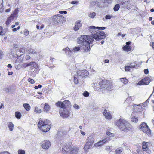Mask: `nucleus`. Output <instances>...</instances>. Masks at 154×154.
<instances>
[{
  "label": "nucleus",
  "mask_w": 154,
  "mask_h": 154,
  "mask_svg": "<svg viewBox=\"0 0 154 154\" xmlns=\"http://www.w3.org/2000/svg\"><path fill=\"white\" fill-rule=\"evenodd\" d=\"M106 29L104 27H97L91 26L89 27V32H91V37L89 35H82L78 38V44H81L85 51H88L90 49V44L92 43L95 39L96 40L105 38L106 34L103 31L100 30H103Z\"/></svg>",
  "instance_id": "1"
},
{
  "label": "nucleus",
  "mask_w": 154,
  "mask_h": 154,
  "mask_svg": "<svg viewBox=\"0 0 154 154\" xmlns=\"http://www.w3.org/2000/svg\"><path fill=\"white\" fill-rule=\"evenodd\" d=\"M115 124L121 130L124 131H128L131 128V124L123 119H120L115 122Z\"/></svg>",
  "instance_id": "2"
},
{
  "label": "nucleus",
  "mask_w": 154,
  "mask_h": 154,
  "mask_svg": "<svg viewBox=\"0 0 154 154\" xmlns=\"http://www.w3.org/2000/svg\"><path fill=\"white\" fill-rule=\"evenodd\" d=\"M50 125V122L49 120H42L40 119L38 124V126L42 131L46 132L50 129L51 127Z\"/></svg>",
  "instance_id": "3"
},
{
  "label": "nucleus",
  "mask_w": 154,
  "mask_h": 154,
  "mask_svg": "<svg viewBox=\"0 0 154 154\" xmlns=\"http://www.w3.org/2000/svg\"><path fill=\"white\" fill-rule=\"evenodd\" d=\"M100 89L103 92L108 93L110 91L112 88L111 84L108 80H104L99 82Z\"/></svg>",
  "instance_id": "4"
},
{
  "label": "nucleus",
  "mask_w": 154,
  "mask_h": 154,
  "mask_svg": "<svg viewBox=\"0 0 154 154\" xmlns=\"http://www.w3.org/2000/svg\"><path fill=\"white\" fill-rule=\"evenodd\" d=\"M140 129L144 132L147 134H151V131L149 128L147 124L145 123H143L140 125Z\"/></svg>",
  "instance_id": "5"
},
{
  "label": "nucleus",
  "mask_w": 154,
  "mask_h": 154,
  "mask_svg": "<svg viewBox=\"0 0 154 154\" xmlns=\"http://www.w3.org/2000/svg\"><path fill=\"white\" fill-rule=\"evenodd\" d=\"M63 17L61 15L58 14L55 15L53 17V21L56 24H61Z\"/></svg>",
  "instance_id": "6"
},
{
  "label": "nucleus",
  "mask_w": 154,
  "mask_h": 154,
  "mask_svg": "<svg viewBox=\"0 0 154 154\" xmlns=\"http://www.w3.org/2000/svg\"><path fill=\"white\" fill-rule=\"evenodd\" d=\"M59 113L60 116L63 118H68L69 116L70 112L67 109L60 108Z\"/></svg>",
  "instance_id": "7"
},
{
  "label": "nucleus",
  "mask_w": 154,
  "mask_h": 154,
  "mask_svg": "<svg viewBox=\"0 0 154 154\" xmlns=\"http://www.w3.org/2000/svg\"><path fill=\"white\" fill-rule=\"evenodd\" d=\"M76 74L80 78H82L88 75V72L86 70H79L77 71Z\"/></svg>",
  "instance_id": "8"
},
{
  "label": "nucleus",
  "mask_w": 154,
  "mask_h": 154,
  "mask_svg": "<svg viewBox=\"0 0 154 154\" xmlns=\"http://www.w3.org/2000/svg\"><path fill=\"white\" fill-rule=\"evenodd\" d=\"M72 148L70 143L66 144L63 146L62 148V152L63 153H68Z\"/></svg>",
  "instance_id": "9"
},
{
  "label": "nucleus",
  "mask_w": 154,
  "mask_h": 154,
  "mask_svg": "<svg viewBox=\"0 0 154 154\" xmlns=\"http://www.w3.org/2000/svg\"><path fill=\"white\" fill-rule=\"evenodd\" d=\"M150 81L149 78L148 77H145L141 81H140L138 82V84L140 85H147L149 83Z\"/></svg>",
  "instance_id": "10"
},
{
  "label": "nucleus",
  "mask_w": 154,
  "mask_h": 154,
  "mask_svg": "<svg viewBox=\"0 0 154 154\" xmlns=\"http://www.w3.org/2000/svg\"><path fill=\"white\" fill-rule=\"evenodd\" d=\"M122 7L124 9H128L129 8L130 4L128 3V0L125 1L123 0L121 3Z\"/></svg>",
  "instance_id": "11"
},
{
  "label": "nucleus",
  "mask_w": 154,
  "mask_h": 154,
  "mask_svg": "<svg viewBox=\"0 0 154 154\" xmlns=\"http://www.w3.org/2000/svg\"><path fill=\"white\" fill-rule=\"evenodd\" d=\"M65 102L66 101H63V102L58 101L56 103L55 105L56 106L59 107L60 108H62L63 109H66L67 107L65 105Z\"/></svg>",
  "instance_id": "12"
},
{
  "label": "nucleus",
  "mask_w": 154,
  "mask_h": 154,
  "mask_svg": "<svg viewBox=\"0 0 154 154\" xmlns=\"http://www.w3.org/2000/svg\"><path fill=\"white\" fill-rule=\"evenodd\" d=\"M51 146V143L49 141H45L41 145L42 147L44 149H47Z\"/></svg>",
  "instance_id": "13"
},
{
  "label": "nucleus",
  "mask_w": 154,
  "mask_h": 154,
  "mask_svg": "<svg viewBox=\"0 0 154 154\" xmlns=\"http://www.w3.org/2000/svg\"><path fill=\"white\" fill-rule=\"evenodd\" d=\"M109 138H106L98 142H97L95 143V146H99L102 145L106 142L109 141L110 140Z\"/></svg>",
  "instance_id": "14"
},
{
  "label": "nucleus",
  "mask_w": 154,
  "mask_h": 154,
  "mask_svg": "<svg viewBox=\"0 0 154 154\" xmlns=\"http://www.w3.org/2000/svg\"><path fill=\"white\" fill-rule=\"evenodd\" d=\"M103 114L106 119H110L111 118V115L110 114L109 112H107V111L106 109L104 110L103 112Z\"/></svg>",
  "instance_id": "15"
},
{
  "label": "nucleus",
  "mask_w": 154,
  "mask_h": 154,
  "mask_svg": "<svg viewBox=\"0 0 154 154\" xmlns=\"http://www.w3.org/2000/svg\"><path fill=\"white\" fill-rule=\"evenodd\" d=\"M106 3L105 1H101L98 2L97 6L99 8H101L106 6Z\"/></svg>",
  "instance_id": "16"
},
{
  "label": "nucleus",
  "mask_w": 154,
  "mask_h": 154,
  "mask_svg": "<svg viewBox=\"0 0 154 154\" xmlns=\"http://www.w3.org/2000/svg\"><path fill=\"white\" fill-rule=\"evenodd\" d=\"M8 29L5 28L3 29L2 27L0 26V35L2 36L4 35L7 32Z\"/></svg>",
  "instance_id": "17"
},
{
  "label": "nucleus",
  "mask_w": 154,
  "mask_h": 154,
  "mask_svg": "<svg viewBox=\"0 0 154 154\" xmlns=\"http://www.w3.org/2000/svg\"><path fill=\"white\" fill-rule=\"evenodd\" d=\"M80 21H78L77 22L76 25L74 27V29L75 31H77L79 29L80 27L82 26V24L81 23Z\"/></svg>",
  "instance_id": "18"
},
{
  "label": "nucleus",
  "mask_w": 154,
  "mask_h": 154,
  "mask_svg": "<svg viewBox=\"0 0 154 154\" xmlns=\"http://www.w3.org/2000/svg\"><path fill=\"white\" fill-rule=\"evenodd\" d=\"M50 109V106L47 103L45 104V106L44 108V111L45 112H48Z\"/></svg>",
  "instance_id": "19"
},
{
  "label": "nucleus",
  "mask_w": 154,
  "mask_h": 154,
  "mask_svg": "<svg viewBox=\"0 0 154 154\" xmlns=\"http://www.w3.org/2000/svg\"><path fill=\"white\" fill-rule=\"evenodd\" d=\"M87 142H88L90 143H91V145L94 142V139L93 138L92 136H89L88 139H87Z\"/></svg>",
  "instance_id": "20"
},
{
  "label": "nucleus",
  "mask_w": 154,
  "mask_h": 154,
  "mask_svg": "<svg viewBox=\"0 0 154 154\" xmlns=\"http://www.w3.org/2000/svg\"><path fill=\"white\" fill-rule=\"evenodd\" d=\"M122 48L124 50L127 52L130 51L131 49V47L130 46L125 45Z\"/></svg>",
  "instance_id": "21"
},
{
  "label": "nucleus",
  "mask_w": 154,
  "mask_h": 154,
  "mask_svg": "<svg viewBox=\"0 0 154 154\" xmlns=\"http://www.w3.org/2000/svg\"><path fill=\"white\" fill-rule=\"evenodd\" d=\"M80 79L77 75L75 74L74 75V83L77 84L78 83V80Z\"/></svg>",
  "instance_id": "22"
},
{
  "label": "nucleus",
  "mask_w": 154,
  "mask_h": 154,
  "mask_svg": "<svg viewBox=\"0 0 154 154\" xmlns=\"http://www.w3.org/2000/svg\"><path fill=\"white\" fill-rule=\"evenodd\" d=\"M91 144L90 143L88 142H87L85 144V146L84 148V150L85 151H87L90 148V146Z\"/></svg>",
  "instance_id": "23"
},
{
  "label": "nucleus",
  "mask_w": 154,
  "mask_h": 154,
  "mask_svg": "<svg viewBox=\"0 0 154 154\" xmlns=\"http://www.w3.org/2000/svg\"><path fill=\"white\" fill-rule=\"evenodd\" d=\"M78 150L77 149H74L73 148H71L70 151V154H77Z\"/></svg>",
  "instance_id": "24"
},
{
  "label": "nucleus",
  "mask_w": 154,
  "mask_h": 154,
  "mask_svg": "<svg viewBox=\"0 0 154 154\" xmlns=\"http://www.w3.org/2000/svg\"><path fill=\"white\" fill-rule=\"evenodd\" d=\"M8 126L9 129L10 131H12L14 129V125L12 122H9L8 123Z\"/></svg>",
  "instance_id": "25"
},
{
  "label": "nucleus",
  "mask_w": 154,
  "mask_h": 154,
  "mask_svg": "<svg viewBox=\"0 0 154 154\" xmlns=\"http://www.w3.org/2000/svg\"><path fill=\"white\" fill-rule=\"evenodd\" d=\"M23 106L26 110H27V111L29 110L30 108V106L28 104H27V103L24 104H23Z\"/></svg>",
  "instance_id": "26"
},
{
  "label": "nucleus",
  "mask_w": 154,
  "mask_h": 154,
  "mask_svg": "<svg viewBox=\"0 0 154 154\" xmlns=\"http://www.w3.org/2000/svg\"><path fill=\"white\" fill-rule=\"evenodd\" d=\"M131 121L136 123L138 122V118L137 117H136L134 116H133L131 118Z\"/></svg>",
  "instance_id": "27"
},
{
  "label": "nucleus",
  "mask_w": 154,
  "mask_h": 154,
  "mask_svg": "<svg viewBox=\"0 0 154 154\" xmlns=\"http://www.w3.org/2000/svg\"><path fill=\"white\" fill-rule=\"evenodd\" d=\"M134 107V110H135L136 108H137V107H138V109L137 110V111H140L142 107H141V106L138 105H134V106H133Z\"/></svg>",
  "instance_id": "28"
},
{
  "label": "nucleus",
  "mask_w": 154,
  "mask_h": 154,
  "mask_svg": "<svg viewBox=\"0 0 154 154\" xmlns=\"http://www.w3.org/2000/svg\"><path fill=\"white\" fill-rule=\"evenodd\" d=\"M15 117L18 119H20L21 116V113L19 112H16L15 113Z\"/></svg>",
  "instance_id": "29"
},
{
  "label": "nucleus",
  "mask_w": 154,
  "mask_h": 154,
  "mask_svg": "<svg viewBox=\"0 0 154 154\" xmlns=\"http://www.w3.org/2000/svg\"><path fill=\"white\" fill-rule=\"evenodd\" d=\"M120 8V5L119 4L116 5L113 8L114 10L115 11H118Z\"/></svg>",
  "instance_id": "30"
},
{
  "label": "nucleus",
  "mask_w": 154,
  "mask_h": 154,
  "mask_svg": "<svg viewBox=\"0 0 154 154\" xmlns=\"http://www.w3.org/2000/svg\"><path fill=\"white\" fill-rule=\"evenodd\" d=\"M31 66H33L34 68H37L38 67V65L35 62L32 61L31 62Z\"/></svg>",
  "instance_id": "31"
},
{
  "label": "nucleus",
  "mask_w": 154,
  "mask_h": 154,
  "mask_svg": "<svg viewBox=\"0 0 154 154\" xmlns=\"http://www.w3.org/2000/svg\"><path fill=\"white\" fill-rule=\"evenodd\" d=\"M64 101H66L65 102V105L67 107H70L71 106V105L70 102L69 100H65Z\"/></svg>",
  "instance_id": "32"
},
{
  "label": "nucleus",
  "mask_w": 154,
  "mask_h": 154,
  "mask_svg": "<svg viewBox=\"0 0 154 154\" xmlns=\"http://www.w3.org/2000/svg\"><path fill=\"white\" fill-rule=\"evenodd\" d=\"M120 80L121 81L125 84L127 83L128 80L125 78H121Z\"/></svg>",
  "instance_id": "33"
},
{
  "label": "nucleus",
  "mask_w": 154,
  "mask_h": 154,
  "mask_svg": "<svg viewBox=\"0 0 154 154\" xmlns=\"http://www.w3.org/2000/svg\"><path fill=\"white\" fill-rule=\"evenodd\" d=\"M34 111L36 113H40L41 112V109L38 108L37 107H35Z\"/></svg>",
  "instance_id": "34"
},
{
  "label": "nucleus",
  "mask_w": 154,
  "mask_h": 154,
  "mask_svg": "<svg viewBox=\"0 0 154 154\" xmlns=\"http://www.w3.org/2000/svg\"><path fill=\"white\" fill-rule=\"evenodd\" d=\"M15 17L14 15L11 14L10 17L8 19L11 22L13 21L14 19V17Z\"/></svg>",
  "instance_id": "35"
},
{
  "label": "nucleus",
  "mask_w": 154,
  "mask_h": 154,
  "mask_svg": "<svg viewBox=\"0 0 154 154\" xmlns=\"http://www.w3.org/2000/svg\"><path fill=\"white\" fill-rule=\"evenodd\" d=\"M96 13L95 12H93L92 13H91L89 15V16L91 18H94V17L96 16Z\"/></svg>",
  "instance_id": "36"
},
{
  "label": "nucleus",
  "mask_w": 154,
  "mask_h": 154,
  "mask_svg": "<svg viewBox=\"0 0 154 154\" xmlns=\"http://www.w3.org/2000/svg\"><path fill=\"white\" fill-rule=\"evenodd\" d=\"M113 17L112 15L107 14L105 16V18L106 19H110Z\"/></svg>",
  "instance_id": "37"
},
{
  "label": "nucleus",
  "mask_w": 154,
  "mask_h": 154,
  "mask_svg": "<svg viewBox=\"0 0 154 154\" xmlns=\"http://www.w3.org/2000/svg\"><path fill=\"white\" fill-rule=\"evenodd\" d=\"M122 151V149L121 148L117 149L116 150V154H120Z\"/></svg>",
  "instance_id": "38"
},
{
  "label": "nucleus",
  "mask_w": 154,
  "mask_h": 154,
  "mask_svg": "<svg viewBox=\"0 0 154 154\" xmlns=\"http://www.w3.org/2000/svg\"><path fill=\"white\" fill-rule=\"evenodd\" d=\"M83 95L85 97H88L89 95V93L87 91H85L83 93Z\"/></svg>",
  "instance_id": "39"
},
{
  "label": "nucleus",
  "mask_w": 154,
  "mask_h": 154,
  "mask_svg": "<svg viewBox=\"0 0 154 154\" xmlns=\"http://www.w3.org/2000/svg\"><path fill=\"white\" fill-rule=\"evenodd\" d=\"M80 47H79V46L73 48V50L75 52H76V51H79L80 50Z\"/></svg>",
  "instance_id": "40"
},
{
  "label": "nucleus",
  "mask_w": 154,
  "mask_h": 154,
  "mask_svg": "<svg viewBox=\"0 0 154 154\" xmlns=\"http://www.w3.org/2000/svg\"><path fill=\"white\" fill-rule=\"evenodd\" d=\"M31 53L34 54H36L37 53V52H36L35 50L33 49H31L29 51Z\"/></svg>",
  "instance_id": "41"
},
{
  "label": "nucleus",
  "mask_w": 154,
  "mask_h": 154,
  "mask_svg": "<svg viewBox=\"0 0 154 154\" xmlns=\"http://www.w3.org/2000/svg\"><path fill=\"white\" fill-rule=\"evenodd\" d=\"M18 154H25V152L24 150H19L18 151Z\"/></svg>",
  "instance_id": "42"
},
{
  "label": "nucleus",
  "mask_w": 154,
  "mask_h": 154,
  "mask_svg": "<svg viewBox=\"0 0 154 154\" xmlns=\"http://www.w3.org/2000/svg\"><path fill=\"white\" fill-rule=\"evenodd\" d=\"M129 66H130V69L131 68H137L138 67V66L137 64H136V65H130Z\"/></svg>",
  "instance_id": "43"
},
{
  "label": "nucleus",
  "mask_w": 154,
  "mask_h": 154,
  "mask_svg": "<svg viewBox=\"0 0 154 154\" xmlns=\"http://www.w3.org/2000/svg\"><path fill=\"white\" fill-rule=\"evenodd\" d=\"M24 66L26 67L31 66V62H30V63H25L24 64Z\"/></svg>",
  "instance_id": "44"
},
{
  "label": "nucleus",
  "mask_w": 154,
  "mask_h": 154,
  "mask_svg": "<svg viewBox=\"0 0 154 154\" xmlns=\"http://www.w3.org/2000/svg\"><path fill=\"white\" fill-rule=\"evenodd\" d=\"M28 81L32 84H34L35 82L34 80L30 78H29Z\"/></svg>",
  "instance_id": "45"
},
{
  "label": "nucleus",
  "mask_w": 154,
  "mask_h": 154,
  "mask_svg": "<svg viewBox=\"0 0 154 154\" xmlns=\"http://www.w3.org/2000/svg\"><path fill=\"white\" fill-rule=\"evenodd\" d=\"M18 10L17 9H15L14 12V13L12 14L14 15V16L15 17L16 16V15L18 13Z\"/></svg>",
  "instance_id": "46"
},
{
  "label": "nucleus",
  "mask_w": 154,
  "mask_h": 154,
  "mask_svg": "<svg viewBox=\"0 0 154 154\" xmlns=\"http://www.w3.org/2000/svg\"><path fill=\"white\" fill-rule=\"evenodd\" d=\"M106 134L109 136L112 137L113 136V134L111 133L110 132H106Z\"/></svg>",
  "instance_id": "47"
},
{
  "label": "nucleus",
  "mask_w": 154,
  "mask_h": 154,
  "mask_svg": "<svg viewBox=\"0 0 154 154\" xmlns=\"http://www.w3.org/2000/svg\"><path fill=\"white\" fill-rule=\"evenodd\" d=\"M29 31L26 29L25 30L24 32V34L26 36H27L29 35Z\"/></svg>",
  "instance_id": "48"
},
{
  "label": "nucleus",
  "mask_w": 154,
  "mask_h": 154,
  "mask_svg": "<svg viewBox=\"0 0 154 154\" xmlns=\"http://www.w3.org/2000/svg\"><path fill=\"white\" fill-rule=\"evenodd\" d=\"M104 1L106 2V3L111 4L112 2V0H104Z\"/></svg>",
  "instance_id": "49"
},
{
  "label": "nucleus",
  "mask_w": 154,
  "mask_h": 154,
  "mask_svg": "<svg viewBox=\"0 0 154 154\" xmlns=\"http://www.w3.org/2000/svg\"><path fill=\"white\" fill-rule=\"evenodd\" d=\"M153 93H152L151 95L150 96V97H149V98L148 99L144 102V103H149V98L152 96V94Z\"/></svg>",
  "instance_id": "50"
},
{
  "label": "nucleus",
  "mask_w": 154,
  "mask_h": 154,
  "mask_svg": "<svg viewBox=\"0 0 154 154\" xmlns=\"http://www.w3.org/2000/svg\"><path fill=\"white\" fill-rule=\"evenodd\" d=\"M31 58L30 56L28 55H26L25 57V58L27 60H28Z\"/></svg>",
  "instance_id": "51"
},
{
  "label": "nucleus",
  "mask_w": 154,
  "mask_h": 154,
  "mask_svg": "<svg viewBox=\"0 0 154 154\" xmlns=\"http://www.w3.org/2000/svg\"><path fill=\"white\" fill-rule=\"evenodd\" d=\"M125 69L126 71L127 70L128 71H129L130 69V66H125Z\"/></svg>",
  "instance_id": "52"
},
{
  "label": "nucleus",
  "mask_w": 154,
  "mask_h": 154,
  "mask_svg": "<svg viewBox=\"0 0 154 154\" xmlns=\"http://www.w3.org/2000/svg\"><path fill=\"white\" fill-rule=\"evenodd\" d=\"M0 154H10V153L8 152L5 151L2 152Z\"/></svg>",
  "instance_id": "53"
},
{
  "label": "nucleus",
  "mask_w": 154,
  "mask_h": 154,
  "mask_svg": "<svg viewBox=\"0 0 154 154\" xmlns=\"http://www.w3.org/2000/svg\"><path fill=\"white\" fill-rule=\"evenodd\" d=\"M63 50L64 51H66V50H67L69 52H71V50L68 47H66V48H64L63 49Z\"/></svg>",
  "instance_id": "54"
},
{
  "label": "nucleus",
  "mask_w": 154,
  "mask_h": 154,
  "mask_svg": "<svg viewBox=\"0 0 154 154\" xmlns=\"http://www.w3.org/2000/svg\"><path fill=\"white\" fill-rule=\"evenodd\" d=\"M148 143L144 142L143 143V146H146L147 147H148Z\"/></svg>",
  "instance_id": "55"
},
{
  "label": "nucleus",
  "mask_w": 154,
  "mask_h": 154,
  "mask_svg": "<svg viewBox=\"0 0 154 154\" xmlns=\"http://www.w3.org/2000/svg\"><path fill=\"white\" fill-rule=\"evenodd\" d=\"M149 70H148V69H145L144 70V72L145 74H148L149 73Z\"/></svg>",
  "instance_id": "56"
},
{
  "label": "nucleus",
  "mask_w": 154,
  "mask_h": 154,
  "mask_svg": "<svg viewBox=\"0 0 154 154\" xmlns=\"http://www.w3.org/2000/svg\"><path fill=\"white\" fill-rule=\"evenodd\" d=\"M73 107L75 109H78L79 108V107L77 104H74L73 106Z\"/></svg>",
  "instance_id": "57"
},
{
  "label": "nucleus",
  "mask_w": 154,
  "mask_h": 154,
  "mask_svg": "<svg viewBox=\"0 0 154 154\" xmlns=\"http://www.w3.org/2000/svg\"><path fill=\"white\" fill-rule=\"evenodd\" d=\"M105 149L106 150L109 151L111 150L110 147L109 146H106L105 147Z\"/></svg>",
  "instance_id": "58"
},
{
  "label": "nucleus",
  "mask_w": 154,
  "mask_h": 154,
  "mask_svg": "<svg viewBox=\"0 0 154 154\" xmlns=\"http://www.w3.org/2000/svg\"><path fill=\"white\" fill-rule=\"evenodd\" d=\"M11 22L8 19L6 21L5 23L7 25H8Z\"/></svg>",
  "instance_id": "59"
},
{
  "label": "nucleus",
  "mask_w": 154,
  "mask_h": 154,
  "mask_svg": "<svg viewBox=\"0 0 154 154\" xmlns=\"http://www.w3.org/2000/svg\"><path fill=\"white\" fill-rule=\"evenodd\" d=\"M147 148L148 147H147L146 146H143V145L142 146V149L144 151H145Z\"/></svg>",
  "instance_id": "60"
},
{
  "label": "nucleus",
  "mask_w": 154,
  "mask_h": 154,
  "mask_svg": "<svg viewBox=\"0 0 154 154\" xmlns=\"http://www.w3.org/2000/svg\"><path fill=\"white\" fill-rule=\"evenodd\" d=\"M71 3L72 4H76L78 3V2L77 1H72Z\"/></svg>",
  "instance_id": "61"
},
{
  "label": "nucleus",
  "mask_w": 154,
  "mask_h": 154,
  "mask_svg": "<svg viewBox=\"0 0 154 154\" xmlns=\"http://www.w3.org/2000/svg\"><path fill=\"white\" fill-rule=\"evenodd\" d=\"M145 151H146V152L147 153L149 154L151 152L150 150L148 148H147L146 149Z\"/></svg>",
  "instance_id": "62"
},
{
  "label": "nucleus",
  "mask_w": 154,
  "mask_h": 154,
  "mask_svg": "<svg viewBox=\"0 0 154 154\" xmlns=\"http://www.w3.org/2000/svg\"><path fill=\"white\" fill-rule=\"evenodd\" d=\"M131 42L128 41L126 43V46H129V45L130 44Z\"/></svg>",
  "instance_id": "63"
},
{
  "label": "nucleus",
  "mask_w": 154,
  "mask_h": 154,
  "mask_svg": "<svg viewBox=\"0 0 154 154\" xmlns=\"http://www.w3.org/2000/svg\"><path fill=\"white\" fill-rule=\"evenodd\" d=\"M7 67L8 68H12V66L10 64H9L8 66Z\"/></svg>",
  "instance_id": "64"
}]
</instances>
